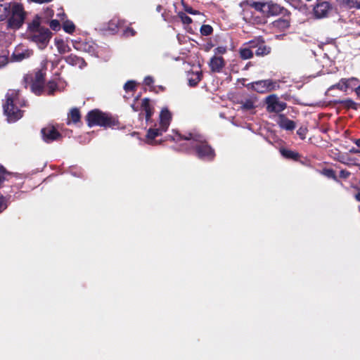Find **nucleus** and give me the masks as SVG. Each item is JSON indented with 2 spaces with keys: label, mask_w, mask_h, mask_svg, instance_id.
<instances>
[{
  "label": "nucleus",
  "mask_w": 360,
  "mask_h": 360,
  "mask_svg": "<svg viewBox=\"0 0 360 360\" xmlns=\"http://www.w3.org/2000/svg\"><path fill=\"white\" fill-rule=\"evenodd\" d=\"M172 120V114L167 108H163L160 114L159 125L162 127V130L167 131Z\"/></svg>",
  "instance_id": "17"
},
{
  "label": "nucleus",
  "mask_w": 360,
  "mask_h": 360,
  "mask_svg": "<svg viewBox=\"0 0 360 360\" xmlns=\"http://www.w3.org/2000/svg\"><path fill=\"white\" fill-rule=\"evenodd\" d=\"M173 140L176 141L181 140L188 141L187 145L195 149L197 155L200 159L211 160L214 157L213 149L206 143L205 138L199 134L190 132L184 136L176 134Z\"/></svg>",
  "instance_id": "1"
},
{
  "label": "nucleus",
  "mask_w": 360,
  "mask_h": 360,
  "mask_svg": "<svg viewBox=\"0 0 360 360\" xmlns=\"http://www.w3.org/2000/svg\"><path fill=\"white\" fill-rule=\"evenodd\" d=\"M155 11L158 12V13H160L162 11V6L161 5H158L156 6V8H155Z\"/></svg>",
  "instance_id": "53"
},
{
  "label": "nucleus",
  "mask_w": 360,
  "mask_h": 360,
  "mask_svg": "<svg viewBox=\"0 0 360 360\" xmlns=\"http://www.w3.org/2000/svg\"><path fill=\"white\" fill-rule=\"evenodd\" d=\"M265 102L266 104V110L269 112L279 113L287 107V104L280 101L279 98L276 94L268 96L265 99Z\"/></svg>",
  "instance_id": "6"
},
{
  "label": "nucleus",
  "mask_w": 360,
  "mask_h": 360,
  "mask_svg": "<svg viewBox=\"0 0 360 360\" xmlns=\"http://www.w3.org/2000/svg\"><path fill=\"white\" fill-rule=\"evenodd\" d=\"M43 140L50 143L58 140L60 137V133L53 126H47L41 131Z\"/></svg>",
  "instance_id": "11"
},
{
  "label": "nucleus",
  "mask_w": 360,
  "mask_h": 360,
  "mask_svg": "<svg viewBox=\"0 0 360 360\" xmlns=\"http://www.w3.org/2000/svg\"><path fill=\"white\" fill-rule=\"evenodd\" d=\"M51 36V31L41 26V20L39 15H36L27 24V38L29 41L36 44L39 49H44L47 46Z\"/></svg>",
  "instance_id": "2"
},
{
  "label": "nucleus",
  "mask_w": 360,
  "mask_h": 360,
  "mask_svg": "<svg viewBox=\"0 0 360 360\" xmlns=\"http://www.w3.org/2000/svg\"><path fill=\"white\" fill-rule=\"evenodd\" d=\"M86 120L89 127L98 125L106 127L115 125V121L114 120L98 110L90 111L86 116Z\"/></svg>",
  "instance_id": "5"
},
{
  "label": "nucleus",
  "mask_w": 360,
  "mask_h": 360,
  "mask_svg": "<svg viewBox=\"0 0 360 360\" xmlns=\"http://www.w3.org/2000/svg\"><path fill=\"white\" fill-rule=\"evenodd\" d=\"M13 4V0H0V21L10 15Z\"/></svg>",
  "instance_id": "15"
},
{
  "label": "nucleus",
  "mask_w": 360,
  "mask_h": 360,
  "mask_svg": "<svg viewBox=\"0 0 360 360\" xmlns=\"http://www.w3.org/2000/svg\"><path fill=\"white\" fill-rule=\"evenodd\" d=\"M353 142L359 147L360 148V139H354Z\"/></svg>",
  "instance_id": "54"
},
{
  "label": "nucleus",
  "mask_w": 360,
  "mask_h": 360,
  "mask_svg": "<svg viewBox=\"0 0 360 360\" xmlns=\"http://www.w3.org/2000/svg\"><path fill=\"white\" fill-rule=\"evenodd\" d=\"M322 174L328 178H331V179H335V178H336L334 171L330 169H323L322 172Z\"/></svg>",
  "instance_id": "38"
},
{
  "label": "nucleus",
  "mask_w": 360,
  "mask_h": 360,
  "mask_svg": "<svg viewBox=\"0 0 360 360\" xmlns=\"http://www.w3.org/2000/svg\"><path fill=\"white\" fill-rule=\"evenodd\" d=\"M250 85L253 90L260 94H264L275 90L278 87L277 83L271 79L254 82H252Z\"/></svg>",
  "instance_id": "9"
},
{
  "label": "nucleus",
  "mask_w": 360,
  "mask_h": 360,
  "mask_svg": "<svg viewBox=\"0 0 360 360\" xmlns=\"http://www.w3.org/2000/svg\"><path fill=\"white\" fill-rule=\"evenodd\" d=\"M354 7L360 8V0H354Z\"/></svg>",
  "instance_id": "52"
},
{
  "label": "nucleus",
  "mask_w": 360,
  "mask_h": 360,
  "mask_svg": "<svg viewBox=\"0 0 360 360\" xmlns=\"http://www.w3.org/2000/svg\"><path fill=\"white\" fill-rule=\"evenodd\" d=\"M24 105L25 101L20 98L18 91L14 89L8 91L3 108L9 122H15L22 117V112L19 108Z\"/></svg>",
  "instance_id": "3"
},
{
  "label": "nucleus",
  "mask_w": 360,
  "mask_h": 360,
  "mask_svg": "<svg viewBox=\"0 0 360 360\" xmlns=\"http://www.w3.org/2000/svg\"><path fill=\"white\" fill-rule=\"evenodd\" d=\"M144 83L147 86L151 85L153 83V77H151L150 76L146 77L145 79H144Z\"/></svg>",
  "instance_id": "46"
},
{
  "label": "nucleus",
  "mask_w": 360,
  "mask_h": 360,
  "mask_svg": "<svg viewBox=\"0 0 360 360\" xmlns=\"http://www.w3.org/2000/svg\"><path fill=\"white\" fill-rule=\"evenodd\" d=\"M75 49L88 53L89 55L98 57L99 47L92 41H72Z\"/></svg>",
  "instance_id": "7"
},
{
  "label": "nucleus",
  "mask_w": 360,
  "mask_h": 360,
  "mask_svg": "<svg viewBox=\"0 0 360 360\" xmlns=\"http://www.w3.org/2000/svg\"><path fill=\"white\" fill-rule=\"evenodd\" d=\"M63 30L65 32L71 34L75 30L74 23L70 20H65L63 24Z\"/></svg>",
  "instance_id": "32"
},
{
  "label": "nucleus",
  "mask_w": 360,
  "mask_h": 360,
  "mask_svg": "<svg viewBox=\"0 0 360 360\" xmlns=\"http://www.w3.org/2000/svg\"><path fill=\"white\" fill-rule=\"evenodd\" d=\"M356 82H350V83H349V84H350L349 87H352V86H355Z\"/></svg>",
  "instance_id": "59"
},
{
  "label": "nucleus",
  "mask_w": 360,
  "mask_h": 360,
  "mask_svg": "<svg viewBox=\"0 0 360 360\" xmlns=\"http://www.w3.org/2000/svg\"><path fill=\"white\" fill-rule=\"evenodd\" d=\"M58 17L60 18V19L61 20H64V17L65 15V14L64 13V12L63 11H60L58 14H57Z\"/></svg>",
  "instance_id": "50"
},
{
  "label": "nucleus",
  "mask_w": 360,
  "mask_h": 360,
  "mask_svg": "<svg viewBox=\"0 0 360 360\" xmlns=\"http://www.w3.org/2000/svg\"><path fill=\"white\" fill-rule=\"evenodd\" d=\"M357 79L352 77L350 79H342L337 84L333 86L331 88H337L340 90H346L349 87V83L352 82H357Z\"/></svg>",
  "instance_id": "24"
},
{
  "label": "nucleus",
  "mask_w": 360,
  "mask_h": 360,
  "mask_svg": "<svg viewBox=\"0 0 360 360\" xmlns=\"http://www.w3.org/2000/svg\"><path fill=\"white\" fill-rule=\"evenodd\" d=\"M33 54V51L27 46L19 44L17 46L12 54V60L15 62H21L25 59L30 58Z\"/></svg>",
  "instance_id": "10"
},
{
  "label": "nucleus",
  "mask_w": 360,
  "mask_h": 360,
  "mask_svg": "<svg viewBox=\"0 0 360 360\" xmlns=\"http://www.w3.org/2000/svg\"><path fill=\"white\" fill-rule=\"evenodd\" d=\"M124 22L117 17L112 18L103 28L104 30L108 31L113 34L118 32L120 29H124Z\"/></svg>",
  "instance_id": "13"
},
{
  "label": "nucleus",
  "mask_w": 360,
  "mask_h": 360,
  "mask_svg": "<svg viewBox=\"0 0 360 360\" xmlns=\"http://www.w3.org/2000/svg\"><path fill=\"white\" fill-rule=\"evenodd\" d=\"M257 46V41H250L248 43V47L241 48L240 50V56L244 60L251 58L253 56V51L252 49H255Z\"/></svg>",
  "instance_id": "19"
},
{
  "label": "nucleus",
  "mask_w": 360,
  "mask_h": 360,
  "mask_svg": "<svg viewBox=\"0 0 360 360\" xmlns=\"http://www.w3.org/2000/svg\"><path fill=\"white\" fill-rule=\"evenodd\" d=\"M165 131L162 130V127L160 125L158 127L150 128L146 135L147 142L150 144H154L153 141L155 138L160 136Z\"/></svg>",
  "instance_id": "21"
},
{
  "label": "nucleus",
  "mask_w": 360,
  "mask_h": 360,
  "mask_svg": "<svg viewBox=\"0 0 360 360\" xmlns=\"http://www.w3.org/2000/svg\"><path fill=\"white\" fill-rule=\"evenodd\" d=\"M276 122L279 127L285 130L292 131L295 129L296 127V124L294 121L289 120L283 114L278 115Z\"/></svg>",
  "instance_id": "16"
},
{
  "label": "nucleus",
  "mask_w": 360,
  "mask_h": 360,
  "mask_svg": "<svg viewBox=\"0 0 360 360\" xmlns=\"http://www.w3.org/2000/svg\"><path fill=\"white\" fill-rule=\"evenodd\" d=\"M307 131V129L306 127H301L297 129V134H298L301 139H304L306 137Z\"/></svg>",
  "instance_id": "41"
},
{
  "label": "nucleus",
  "mask_w": 360,
  "mask_h": 360,
  "mask_svg": "<svg viewBox=\"0 0 360 360\" xmlns=\"http://www.w3.org/2000/svg\"><path fill=\"white\" fill-rule=\"evenodd\" d=\"M356 199L360 202V193H358L356 195Z\"/></svg>",
  "instance_id": "58"
},
{
  "label": "nucleus",
  "mask_w": 360,
  "mask_h": 360,
  "mask_svg": "<svg viewBox=\"0 0 360 360\" xmlns=\"http://www.w3.org/2000/svg\"><path fill=\"white\" fill-rule=\"evenodd\" d=\"M123 34L126 37L134 36L135 31L131 27H127L123 30Z\"/></svg>",
  "instance_id": "43"
},
{
  "label": "nucleus",
  "mask_w": 360,
  "mask_h": 360,
  "mask_svg": "<svg viewBox=\"0 0 360 360\" xmlns=\"http://www.w3.org/2000/svg\"><path fill=\"white\" fill-rule=\"evenodd\" d=\"M49 26L54 31H58L60 29V24L58 20H51Z\"/></svg>",
  "instance_id": "36"
},
{
  "label": "nucleus",
  "mask_w": 360,
  "mask_h": 360,
  "mask_svg": "<svg viewBox=\"0 0 360 360\" xmlns=\"http://www.w3.org/2000/svg\"><path fill=\"white\" fill-rule=\"evenodd\" d=\"M65 60L67 63L72 66H77L80 69L86 66L84 60L75 55L70 54L65 58Z\"/></svg>",
  "instance_id": "20"
},
{
  "label": "nucleus",
  "mask_w": 360,
  "mask_h": 360,
  "mask_svg": "<svg viewBox=\"0 0 360 360\" xmlns=\"http://www.w3.org/2000/svg\"><path fill=\"white\" fill-rule=\"evenodd\" d=\"M184 10L186 12H187L189 14L195 15L199 14V11L193 9L191 7L184 5Z\"/></svg>",
  "instance_id": "44"
},
{
  "label": "nucleus",
  "mask_w": 360,
  "mask_h": 360,
  "mask_svg": "<svg viewBox=\"0 0 360 360\" xmlns=\"http://www.w3.org/2000/svg\"><path fill=\"white\" fill-rule=\"evenodd\" d=\"M227 51V49L226 46H218L214 50V56H219V55H223L226 53Z\"/></svg>",
  "instance_id": "40"
},
{
  "label": "nucleus",
  "mask_w": 360,
  "mask_h": 360,
  "mask_svg": "<svg viewBox=\"0 0 360 360\" xmlns=\"http://www.w3.org/2000/svg\"><path fill=\"white\" fill-rule=\"evenodd\" d=\"M349 151L350 153H353V154H359L360 153V150L359 149H356V148H355L354 147L350 148Z\"/></svg>",
  "instance_id": "49"
},
{
  "label": "nucleus",
  "mask_w": 360,
  "mask_h": 360,
  "mask_svg": "<svg viewBox=\"0 0 360 360\" xmlns=\"http://www.w3.org/2000/svg\"><path fill=\"white\" fill-rule=\"evenodd\" d=\"M8 18L7 27L13 30H18L22 25L25 18V12L22 6L14 2Z\"/></svg>",
  "instance_id": "4"
},
{
  "label": "nucleus",
  "mask_w": 360,
  "mask_h": 360,
  "mask_svg": "<svg viewBox=\"0 0 360 360\" xmlns=\"http://www.w3.org/2000/svg\"><path fill=\"white\" fill-rule=\"evenodd\" d=\"M266 11V15H277L283 13L285 10L280 5L273 1H267Z\"/></svg>",
  "instance_id": "18"
},
{
  "label": "nucleus",
  "mask_w": 360,
  "mask_h": 360,
  "mask_svg": "<svg viewBox=\"0 0 360 360\" xmlns=\"http://www.w3.org/2000/svg\"><path fill=\"white\" fill-rule=\"evenodd\" d=\"M274 27L281 30H285L290 26V21L287 18H279L273 22Z\"/></svg>",
  "instance_id": "26"
},
{
  "label": "nucleus",
  "mask_w": 360,
  "mask_h": 360,
  "mask_svg": "<svg viewBox=\"0 0 360 360\" xmlns=\"http://www.w3.org/2000/svg\"><path fill=\"white\" fill-rule=\"evenodd\" d=\"M178 16L181 20L182 22L184 24L188 25L192 22L191 18L184 12H179L178 13Z\"/></svg>",
  "instance_id": "34"
},
{
  "label": "nucleus",
  "mask_w": 360,
  "mask_h": 360,
  "mask_svg": "<svg viewBox=\"0 0 360 360\" xmlns=\"http://www.w3.org/2000/svg\"><path fill=\"white\" fill-rule=\"evenodd\" d=\"M285 1H287L288 3H289L290 4L292 5V6H295V4L297 2V0H285Z\"/></svg>",
  "instance_id": "55"
},
{
  "label": "nucleus",
  "mask_w": 360,
  "mask_h": 360,
  "mask_svg": "<svg viewBox=\"0 0 360 360\" xmlns=\"http://www.w3.org/2000/svg\"><path fill=\"white\" fill-rule=\"evenodd\" d=\"M281 153L283 157L288 159L296 160L300 158V155L297 153L285 148L281 150Z\"/></svg>",
  "instance_id": "29"
},
{
  "label": "nucleus",
  "mask_w": 360,
  "mask_h": 360,
  "mask_svg": "<svg viewBox=\"0 0 360 360\" xmlns=\"http://www.w3.org/2000/svg\"><path fill=\"white\" fill-rule=\"evenodd\" d=\"M209 67L213 72H221L224 68L226 63L220 56H213L208 63Z\"/></svg>",
  "instance_id": "12"
},
{
  "label": "nucleus",
  "mask_w": 360,
  "mask_h": 360,
  "mask_svg": "<svg viewBox=\"0 0 360 360\" xmlns=\"http://www.w3.org/2000/svg\"><path fill=\"white\" fill-rule=\"evenodd\" d=\"M200 79H201L200 78V73L197 72L195 75V78L194 79H189V80H188L189 85L191 86H195L200 82Z\"/></svg>",
  "instance_id": "37"
},
{
  "label": "nucleus",
  "mask_w": 360,
  "mask_h": 360,
  "mask_svg": "<svg viewBox=\"0 0 360 360\" xmlns=\"http://www.w3.org/2000/svg\"><path fill=\"white\" fill-rule=\"evenodd\" d=\"M136 87V82L133 80L128 81L125 83L124 89L127 92L133 91Z\"/></svg>",
  "instance_id": "35"
},
{
  "label": "nucleus",
  "mask_w": 360,
  "mask_h": 360,
  "mask_svg": "<svg viewBox=\"0 0 360 360\" xmlns=\"http://www.w3.org/2000/svg\"><path fill=\"white\" fill-rule=\"evenodd\" d=\"M131 106L133 108L134 111H138V108L135 106V103L131 104Z\"/></svg>",
  "instance_id": "57"
},
{
  "label": "nucleus",
  "mask_w": 360,
  "mask_h": 360,
  "mask_svg": "<svg viewBox=\"0 0 360 360\" xmlns=\"http://www.w3.org/2000/svg\"><path fill=\"white\" fill-rule=\"evenodd\" d=\"M57 89V84L53 81H51L44 86V93L51 95L53 94Z\"/></svg>",
  "instance_id": "30"
},
{
  "label": "nucleus",
  "mask_w": 360,
  "mask_h": 360,
  "mask_svg": "<svg viewBox=\"0 0 360 360\" xmlns=\"http://www.w3.org/2000/svg\"><path fill=\"white\" fill-rule=\"evenodd\" d=\"M8 205L6 202V199L3 195L0 196V213L6 209Z\"/></svg>",
  "instance_id": "42"
},
{
  "label": "nucleus",
  "mask_w": 360,
  "mask_h": 360,
  "mask_svg": "<svg viewBox=\"0 0 360 360\" xmlns=\"http://www.w3.org/2000/svg\"><path fill=\"white\" fill-rule=\"evenodd\" d=\"M141 108H143V110L145 111L146 112V120L147 122L149 121L152 114H153V112H152V110L150 107V104H149V100L148 98H144L142 100V102H141Z\"/></svg>",
  "instance_id": "28"
},
{
  "label": "nucleus",
  "mask_w": 360,
  "mask_h": 360,
  "mask_svg": "<svg viewBox=\"0 0 360 360\" xmlns=\"http://www.w3.org/2000/svg\"><path fill=\"white\" fill-rule=\"evenodd\" d=\"M25 80L26 82L28 80L32 81L30 89L34 94L41 95V94L44 93V73L42 72V71L39 70L37 72L34 79H32L30 76H26L25 77Z\"/></svg>",
  "instance_id": "8"
},
{
  "label": "nucleus",
  "mask_w": 360,
  "mask_h": 360,
  "mask_svg": "<svg viewBox=\"0 0 360 360\" xmlns=\"http://www.w3.org/2000/svg\"><path fill=\"white\" fill-rule=\"evenodd\" d=\"M338 3L340 5L348 6V7H354V0H337Z\"/></svg>",
  "instance_id": "39"
},
{
  "label": "nucleus",
  "mask_w": 360,
  "mask_h": 360,
  "mask_svg": "<svg viewBox=\"0 0 360 360\" xmlns=\"http://www.w3.org/2000/svg\"><path fill=\"white\" fill-rule=\"evenodd\" d=\"M69 119L70 121H72L73 123H77L80 120V114L79 111L77 108H73L71 110L70 114H69Z\"/></svg>",
  "instance_id": "31"
},
{
  "label": "nucleus",
  "mask_w": 360,
  "mask_h": 360,
  "mask_svg": "<svg viewBox=\"0 0 360 360\" xmlns=\"http://www.w3.org/2000/svg\"><path fill=\"white\" fill-rule=\"evenodd\" d=\"M330 6L328 2L323 1L316 4L314 8V14L316 18H323L327 16Z\"/></svg>",
  "instance_id": "14"
},
{
  "label": "nucleus",
  "mask_w": 360,
  "mask_h": 360,
  "mask_svg": "<svg viewBox=\"0 0 360 360\" xmlns=\"http://www.w3.org/2000/svg\"><path fill=\"white\" fill-rule=\"evenodd\" d=\"M355 91L358 96H360V85L356 88Z\"/></svg>",
  "instance_id": "56"
},
{
  "label": "nucleus",
  "mask_w": 360,
  "mask_h": 360,
  "mask_svg": "<svg viewBox=\"0 0 360 360\" xmlns=\"http://www.w3.org/2000/svg\"><path fill=\"white\" fill-rule=\"evenodd\" d=\"M350 172L347 170L342 169L340 172V176L343 179H347L349 176Z\"/></svg>",
  "instance_id": "45"
},
{
  "label": "nucleus",
  "mask_w": 360,
  "mask_h": 360,
  "mask_svg": "<svg viewBox=\"0 0 360 360\" xmlns=\"http://www.w3.org/2000/svg\"><path fill=\"white\" fill-rule=\"evenodd\" d=\"M6 58L4 56H0V68L4 66L6 63Z\"/></svg>",
  "instance_id": "48"
},
{
  "label": "nucleus",
  "mask_w": 360,
  "mask_h": 360,
  "mask_svg": "<svg viewBox=\"0 0 360 360\" xmlns=\"http://www.w3.org/2000/svg\"><path fill=\"white\" fill-rule=\"evenodd\" d=\"M55 44L58 52L61 54L70 51L71 49L69 45L65 43L63 39H55Z\"/></svg>",
  "instance_id": "25"
},
{
  "label": "nucleus",
  "mask_w": 360,
  "mask_h": 360,
  "mask_svg": "<svg viewBox=\"0 0 360 360\" xmlns=\"http://www.w3.org/2000/svg\"><path fill=\"white\" fill-rule=\"evenodd\" d=\"M257 99L256 98H248L245 100L241 101L240 102V108L243 111H252L253 110L257 105Z\"/></svg>",
  "instance_id": "22"
},
{
  "label": "nucleus",
  "mask_w": 360,
  "mask_h": 360,
  "mask_svg": "<svg viewBox=\"0 0 360 360\" xmlns=\"http://www.w3.org/2000/svg\"><path fill=\"white\" fill-rule=\"evenodd\" d=\"M46 63H47V60H44V61H43L42 64H43L44 65H46Z\"/></svg>",
  "instance_id": "60"
},
{
  "label": "nucleus",
  "mask_w": 360,
  "mask_h": 360,
  "mask_svg": "<svg viewBox=\"0 0 360 360\" xmlns=\"http://www.w3.org/2000/svg\"><path fill=\"white\" fill-rule=\"evenodd\" d=\"M212 27L209 25H204L200 28V32L204 36H208L212 32Z\"/></svg>",
  "instance_id": "33"
},
{
  "label": "nucleus",
  "mask_w": 360,
  "mask_h": 360,
  "mask_svg": "<svg viewBox=\"0 0 360 360\" xmlns=\"http://www.w3.org/2000/svg\"><path fill=\"white\" fill-rule=\"evenodd\" d=\"M33 2L39 3V4H43V3H47L49 1H51L52 0H31Z\"/></svg>",
  "instance_id": "51"
},
{
  "label": "nucleus",
  "mask_w": 360,
  "mask_h": 360,
  "mask_svg": "<svg viewBox=\"0 0 360 360\" xmlns=\"http://www.w3.org/2000/svg\"><path fill=\"white\" fill-rule=\"evenodd\" d=\"M44 13L47 18L52 17L53 15V11L51 8H46Z\"/></svg>",
  "instance_id": "47"
},
{
  "label": "nucleus",
  "mask_w": 360,
  "mask_h": 360,
  "mask_svg": "<svg viewBox=\"0 0 360 360\" xmlns=\"http://www.w3.org/2000/svg\"><path fill=\"white\" fill-rule=\"evenodd\" d=\"M255 48H257V49L255 51V54L258 56H262L267 55L270 53V50H271L269 47L266 46L263 43L259 44L257 41V46Z\"/></svg>",
  "instance_id": "27"
},
{
  "label": "nucleus",
  "mask_w": 360,
  "mask_h": 360,
  "mask_svg": "<svg viewBox=\"0 0 360 360\" xmlns=\"http://www.w3.org/2000/svg\"><path fill=\"white\" fill-rule=\"evenodd\" d=\"M248 4L250 7L254 8L256 11L266 15V2L255 1L251 0L248 1Z\"/></svg>",
  "instance_id": "23"
}]
</instances>
